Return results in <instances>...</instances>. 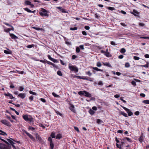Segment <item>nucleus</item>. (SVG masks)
Listing matches in <instances>:
<instances>
[{
  "label": "nucleus",
  "instance_id": "nucleus-26",
  "mask_svg": "<svg viewBox=\"0 0 149 149\" xmlns=\"http://www.w3.org/2000/svg\"><path fill=\"white\" fill-rule=\"evenodd\" d=\"M89 112V113L92 115L93 114L95 113V111L92 109H90Z\"/></svg>",
  "mask_w": 149,
  "mask_h": 149
},
{
  "label": "nucleus",
  "instance_id": "nucleus-59",
  "mask_svg": "<svg viewBox=\"0 0 149 149\" xmlns=\"http://www.w3.org/2000/svg\"><path fill=\"white\" fill-rule=\"evenodd\" d=\"M47 57H48V58L51 61H52L53 59V58H52L50 55L49 54L47 55Z\"/></svg>",
  "mask_w": 149,
  "mask_h": 149
},
{
  "label": "nucleus",
  "instance_id": "nucleus-2",
  "mask_svg": "<svg viewBox=\"0 0 149 149\" xmlns=\"http://www.w3.org/2000/svg\"><path fill=\"white\" fill-rule=\"evenodd\" d=\"M40 12H39L40 15L42 16H46L48 17L49 14L47 13L48 11L45 9L42 8H41Z\"/></svg>",
  "mask_w": 149,
  "mask_h": 149
},
{
  "label": "nucleus",
  "instance_id": "nucleus-20",
  "mask_svg": "<svg viewBox=\"0 0 149 149\" xmlns=\"http://www.w3.org/2000/svg\"><path fill=\"white\" fill-rule=\"evenodd\" d=\"M8 50H4V52L6 54H10L11 53V51L9 49H8Z\"/></svg>",
  "mask_w": 149,
  "mask_h": 149
},
{
  "label": "nucleus",
  "instance_id": "nucleus-24",
  "mask_svg": "<svg viewBox=\"0 0 149 149\" xmlns=\"http://www.w3.org/2000/svg\"><path fill=\"white\" fill-rule=\"evenodd\" d=\"M62 137L61 135L60 134H58L56 136V139H60Z\"/></svg>",
  "mask_w": 149,
  "mask_h": 149
},
{
  "label": "nucleus",
  "instance_id": "nucleus-54",
  "mask_svg": "<svg viewBox=\"0 0 149 149\" xmlns=\"http://www.w3.org/2000/svg\"><path fill=\"white\" fill-rule=\"evenodd\" d=\"M51 61L54 63H58V61L56 59H54V58H53L52 59Z\"/></svg>",
  "mask_w": 149,
  "mask_h": 149
},
{
  "label": "nucleus",
  "instance_id": "nucleus-48",
  "mask_svg": "<svg viewBox=\"0 0 149 149\" xmlns=\"http://www.w3.org/2000/svg\"><path fill=\"white\" fill-rule=\"evenodd\" d=\"M123 97H121L120 98V100H121L122 101H123L124 103H125L126 102V101L123 100Z\"/></svg>",
  "mask_w": 149,
  "mask_h": 149
},
{
  "label": "nucleus",
  "instance_id": "nucleus-28",
  "mask_svg": "<svg viewBox=\"0 0 149 149\" xmlns=\"http://www.w3.org/2000/svg\"><path fill=\"white\" fill-rule=\"evenodd\" d=\"M142 102L145 104H149V100H146L142 101Z\"/></svg>",
  "mask_w": 149,
  "mask_h": 149
},
{
  "label": "nucleus",
  "instance_id": "nucleus-3",
  "mask_svg": "<svg viewBox=\"0 0 149 149\" xmlns=\"http://www.w3.org/2000/svg\"><path fill=\"white\" fill-rule=\"evenodd\" d=\"M6 145L4 144L0 143V149H11V145L9 143L8 144H6Z\"/></svg>",
  "mask_w": 149,
  "mask_h": 149
},
{
  "label": "nucleus",
  "instance_id": "nucleus-58",
  "mask_svg": "<svg viewBox=\"0 0 149 149\" xmlns=\"http://www.w3.org/2000/svg\"><path fill=\"white\" fill-rule=\"evenodd\" d=\"M80 77V78H81V79H84V80H88V79L86 78V77Z\"/></svg>",
  "mask_w": 149,
  "mask_h": 149
},
{
  "label": "nucleus",
  "instance_id": "nucleus-8",
  "mask_svg": "<svg viewBox=\"0 0 149 149\" xmlns=\"http://www.w3.org/2000/svg\"><path fill=\"white\" fill-rule=\"evenodd\" d=\"M120 140L121 141H127L128 142L130 143L132 141L129 138L126 137H123L122 139H120Z\"/></svg>",
  "mask_w": 149,
  "mask_h": 149
},
{
  "label": "nucleus",
  "instance_id": "nucleus-61",
  "mask_svg": "<svg viewBox=\"0 0 149 149\" xmlns=\"http://www.w3.org/2000/svg\"><path fill=\"white\" fill-rule=\"evenodd\" d=\"M99 85L102 86L103 85V83L101 81H100L98 83Z\"/></svg>",
  "mask_w": 149,
  "mask_h": 149
},
{
  "label": "nucleus",
  "instance_id": "nucleus-56",
  "mask_svg": "<svg viewBox=\"0 0 149 149\" xmlns=\"http://www.w3.org/2000/svg\"><path fill=\"white\" fill-rule=\"evenodd\" d=\"M131 84L132 85H133L134 86H135L136 85V82L134 81H132L131 82Z\"/></svg>",
  "mask_w": 149,
  "mask_h": 149
},
{
  "label": "nucleus",
  "instance_id": "nucleus-32",
  "mask_svg": "<svg viewBox=\"0 0 149 149\" xmlns=\"http://www.w3.org/2000/svg\"><path fill=\"white\" fill-rule=\"evenodd\" d=\"M57 74L60 76H62L63 75L61 72L60 70H58L57 72Z\"/></svg>",
  "mask_w": 149,
  "mask_h": 149
},
{
  "label": "nucleus",
  "instance_id": "nucleus-4",
  "mask_svg": "<svg viewBox=\"0 0 149 149\" xmlns=\"http://www.w3.org/2000/svg\"><path fill=\"white\" fill-rule=\"evenodd\" d=\"M68 68L71 71H74L76 72L78 71V68L76 66L71 65V64L69 65Z\"/></svg>",
  "mask_w": 149,
  "mask_h": 149
},
{
  "label": "nucleus",
  "instance_id": "nucleus-63",
  "mask_svg": "<svg viewBox=\"0 0 149 149\" xmlns=\"http://www.w3.org/2000/svg\"><path fill=\"white\" fill-rule=\"evenodd\" d=\"M33 95H31L29 97V100H31V101H32L33 100Z\"/></svg>",
  "mask_w": 149,
  "mask_h": 149
},
{
  "label": "nucleus",
  "instance_id": "nucleus-9",
  "mask_svg": "<svg viewBox=\"0 0 149 149\" xmlns=\"http://www.w3.org/2000/svg\"><path fill=\"white\" fill-rule=\"evenodd\" d=\"M3 94L5 96L9 97H10V98L11 99H12L15 98L11 94L8 92L7 93H4Z\"/></svg>",
  "mask_w": 149,
  "mask_h": 149
},
{
  "label": "nucleus",
  "instance_id": "nucleus-49",
  "mask_svg": "<svg viewBox=\"0 0 149 149\" xmlns=\"http://www.w3.org/2000/svg\"><path fill=\"white\" fill-rule=\"evenodd\" d=\"M50 136L52 137V138H55V133L54 132H52L51 133Z\"/></svg>",
  "mask_w": 149,
  "mask_h": 149
},
{
  "label": "nucleus",
  "instance_id": "nucleus-34",
  "mask_svg": "<svg viewBox=\"0 0 149 149\" xmlns=\"http://www.w3.org/2000/svg\"><path fill=\"white\" fill-rule=\"evenodd\" d=\"M96 66L98 67H100L102 66V65L100 62H98L97 63Z\"/></svg>",
  "mask_w": 149,
  "mask_h": 149
},
{
  "label": "nucleus",
  "instance_id": "nucleus-52",
  "mask_svg": "<svg viewBox=\"0 0 149 149\" xmlns=\"http://www.w3.org/2000/svg\"><path fill=\"white\" fill-rule=\"evenodd\" d=\"M76 51L77 53H79L80 51V49L78 47H77L76 48Z\"/></svg>",
  "mask_w": 149,
  "mask_h": 149
},
{
  "label": "nucleus",
  "instance_id": "nucleus-53",
  "mask_svg": "<svg viewBox=\"0 0 149 149\" xmlns=\"http://www.w3.org/2000/svg\"><path fill=\"white\" fill-rule=\"evenodd\" d=\"M74 128L75 129V130H76V131H77L78 132H79V130L78 128L77 127H76V126H74Z\"/></svg>",
  "mask_w": 149,
  "mask_h": 149
},
{
  "label": "nucleus",
  "instance_id": "nucleus-55",
  "mask_svg": "<svg viewBox=\"0 0 149 149\" xmlns=\"http://www.w3.org/2000/svg\"><path fill=\"white\" fill-rule=\"evenodd\" d=\"M28 129L29 130H31L32 131L34 130L35 129V128H34L33 127H31L30 126L29 127Z\"/></svg>",
  "mask_w": 149,
  "mask_h": 149
},
{
  "label": "nucleus",
  "instance_id": "nucleus-15",
  "mask_svg": "<svg viewBox=\"0 0 149 149\" xmlns=\"http://www.w3.org/2000/svg\"><path fill=\"white\" fill-rule=\"evenodd\" d=\"M84 95L86 97H90L91 96V95L88 92L84 91Z\"/></svg>",
  "mask_w": 149,
  "mask_h": 149
},
{
  "label": "nucleus",
  "instance_id": "nucleus-44",
  "mask_svg": "<svg viewBox=\"0 0 149 149\" xmlns=\"http://www.w3.org/2000/svg\"><path fill=\"white\" fill-rule=\"evenodd\" d=\"M77 29V27H74V28L71 27L70 28V30H75Z\"/></svg>",
  "mask_w": 149,
  "mask_h": 149
},
{
  "label": "nucleus",
  "instance_id": "nucleus-25",
  "mask_svg": "<svg viewBox=\"0 0 149 149\" xmlns=\"http://www.w3.org/2000/svg\"><path fill=\"white\" fill-rule=\"evenodd\" d=\"M50 149H53L54 147V145L53 142L50 143Z\"/></svg>",
  "mask_w": 149,
  "mask_h": 149
},
{
  "label": "nucleus",
  "instance_id": "nucleus-57",
  "mask_svg": "<svg viewBox=\"0 0 149 149\" xmlns=\"http://www.w3.org/2000/svg\"><path fill=\"white\" fill-rule=\"evenodd\" d=\"M24 132L26 134V135L28 136L29 137L31 136V134L27 132L26 131H25Z\"/></svg>",
  "mask_w": 149,
  "mask_h": 149
},
{
  "label": "nucleus",
  "instance_id": "nucleus-33",
  "mask_svg": "<svg viewBox=\"0 0 149 149\" xmlns=\"http://www.w3.org/2000/svg\"><path fill=\"white\" fill-rule=\"evenodd\" d=\"M7 140L10 143V144H13L15 143L13 141L9 139H7Z\"/></svg>",
  "mask_w": 149,
  "mask_h": 149
},
{
  "label": "nucleus",
  "instance_id": "nucleus-19",
  "mask_svg": "<svg viewBox=\"0 0 149 149\" xmlns=\"http://www.w3.org/2000/svg\"><path fill=\"white\" fill-rule=\"evenodd\" d=\"M123 115V116L126 117H128L127 114L126 113L122 111H121L119 113V115Z\"/></svg>",
  "mask_w": 149,
  "mask_h": 149
},
{
  "label": "nucleus",
  "instance_id": "nucleus-43",
  "mask_svg": "<svg viewBox=\"0 0 149 149\" xmlns=\"http://www.w3.org/2000/svg\"><path fill=\"white\" fill-rule=\"evenodd\" d=\"M29 138L33 141H34L35 140L34 137L31 135Z\"/></svg>",
  "mask_w": 149,
  "mask_h": 149
},
{
  "label": "nucleus",
  "instance_id": "nucleus-14",
  "mask_svg": "<svg viewBox=\"0 0 149 149\" xmlns=\"http://www.w3.org/2000/svg\"><path fill=\"white\" fill-rule=\"evenodd\" d=\"M10 36L11 37V38L14 39H17L18 37L16 36L13 33H9Z\"/></svg>",
  "mask_w": 149,
  "mask_h": 149
},
{
  "label": "nucleus",
  "instance_id": "nucleus-1",
  "mask_svg": "<svg viewBox=\"0 0 149 149\" xmlns=\"http://www.w3.org/2000/svg\"><path fill=\"white\" fill-rule=\"evenodd\" d=\"M23 118L26 121L30 122H33V118L31 116L28 115H23L22 116Z\"/></svg>",
  "mask_w": 149,
  "mask_h": 149
},
{
  "label": "nucleus",
  "instance_id": "nucleus-40",
  "mask_svg": "<svg viewBox=\"0 0 149 149\" xmlns=\"http://www.w3.org/2000/svg\"><path fill=\"white\" fill-rule=\"evenodd\" d=\"M86 74L89 76H91L92 74V73H91L90 71L86 72Z\"/></svg>",
  "mask_w": 149,
  "mask_h": 149
},
{
  "label": "nucleus",
  "instance_id": "nucleus-21",
  "mask_svg": "<svg viewBox=\"0 0 149 149\" xmlns=\"http://www.w3.org/2000/svg\"><path fill=\"white\" fill-rule=\"evenodd\" d=\"M93 70H95L96 71H101V72L103 71V70H101V69H99L97 67H93Z\"/></svg>",
  "mask_w": 149,
  "mask_h": 149
},
{
  "label": "nucleus",
  "instance_id": "nucleus-5",
  "mask_svg": "<svg viewBox=\"0 0 149 149\" xmlns=\"http://www.w3.org/2000/svg\"><path fill=\"white\" fill-rule=\"evenodd\" d=\"M120 106L121 107L124 109L128 113V115L129 116H131L133 115V113L130 111V110L128 108L122 106L121 105H120Z\"/></svg>",
  "mask_w": 149,
  "mask_h": 149
},
{
  "label": "nucleus",
  "instance_id": "nucleus-10",
  "mask_svg": "<svg viewBox=\"0 0 149 149\" xmlns=\"http://www.w3.org/2000/svg\"><path fill=\"white\" fill-rule=\"evenodd\" d=\"M102 63L103 65L104 66H106L110 68H111L112 67L111 64L109 62H102Z\"/></svg>",
  "mask_w": 149,
  "mask_h": 149
},
{
  "label": "nucleus",
  "instance_id": "nucleus-50",
  "mask_svg": "<svg viewBox=\"0 0 149 149\" xmlns=\"http://www.w3.org/2000/svg\"><path fill=\"white\" fill-rule=\"evenodd\" d=\"M140 66L142 67H146V68H148V64H146L143 65H140Z\"/></svg>",
  "mask_w": 149,
  "mask_h": 149
},
{
  "label": "nucleus",
  "instance_id": "nucleus-39",
  "mask_svg": "<svg viewBox=\"0 0 149 149\" xmlns=\"http://www.w3.org/2000/svg\"><path fill=\"white\" fill-rule=\"evenodd\" d=\"M34 47V45L33 44L31 45H27V47L28 48H31L32 47Z\"/></svg>",
  "mask_w": 149,
  "mask_h": 149
},
{
  "label": "nucleus",
  "instance_id": "nucleus-29",
  "mask_svg": "<svg viewBox=\"0 0 149 149\" xmlns=\"http://www.w3.org/2000/svg\"><path fill=\"white\" fill-rule=\"evenodd\" d=\"M107 9L111 10H115V8H114L111 7H107Z\"/></svg>",
  "mask_w": 149,
  "mask_h": 149
},
{
  "label": "nucleus",
  "instance_id": "nucleus-47",
  "mask_svg": "<svg viewBox=\"0 0 149 149\" xmlns=\"http://www.w3.org/2000/svg\"><path fill=\"white\" fill-rule=\"evenodd\" d=\"M139 25L140 26L142 27L145 26V24H144L141 23H139Z\"/></svg>",
  "mask_w": 149,
  "mask_h": 149
},
{
  "label": "nucleus",
  "instance_id": "nucleus-23",
  "mask_svg": "<svg viewBox=\"0 0 149 149\" xmlns=\"http://www.w3.org/2000/svg\"><path fill=\"white\" fill-rule=\"evenodd\" d=\"M32 28L37 30H42V28L39 27H36L35 26L32 27Z\"/></svg>",
  "mask_w": 149,
  "mask_h": 149
},
{
  "label": "nucleus",
  "instance_id": "nucleus-64",
  "mask_svg": "<svg viewBox=\"0 0 149 149\" xmlns=\"http://www.w3.org/2000/svg\"><path fill=\"white\" fill-rule=\"evenodd\" d=\"M82 34L84 35V36H86L87 35V33L85 31H82Z\"/></svg>",
  "mask_w": 149,
  "mask_h": 149
},
{
  "label": "nucleus",
  "instance_id": "nucleus-16",
  "mask_svg": "<svg viewBox=\"0 0 149 149\" xmlns=\"http://www.w3.org/2000/svg\"><path fill=\"white\" fill-rule=\"evenodd\" d=\"M70 109L73 112H75V111L74 109V106L72 104H71L70 107Z\"/></svg>",
  "mask_w": 149,
  "mask_h": 149
},
{
  "label": "nucleus",
  "instance_id": "nucleus-45",
  "mask_svg": "<svg viewBox=\"0 0 149 149\" xmlns=\"http://www.w3.org/2000/svg\"><path fill=\"white\" fill-rule=\"evenodd\" d=\"M133 58L135 60H138L139 59V57L136 56H134L133 57Z\"/></svg>",
  "mask_w": 149,
  "mask_h": 149
},
{
  "label": "nucleus",
  "instance_id": "nucleus-27",
  "mask_svg": "<svg viewBox=\"0 0 149 149\" xmlns=\"http://www.w3.org/2000/svg\"><path fill=\"white\" fill-rule=\"evenodd\" d=\"M126 52V50L125 48H123L121 49L120 52L122 53H125Z\"/></svg>",
  "mask_w": 149,
  "mask_h": 149
},
{
  "label": "nucleus",
  "instance_id": "nucleus-30",
  "mask_svg": "<svg viewBox=\"0 0 149 149\" xmlns=\"http://www.w3.org/2000/svg\"><path fill=\"white\" fill-rule=\"evenodd\" d=\"M84 91H81L78 92V94L80 95H84Z\"/></svg>",
  "mask_w": 149,
  "mask_h": 149
},
{
  "label": "nucleus",
  "instance_id": "nucleus-42",
  "mask_svg": "<svg viewBox=\"0 0 149 149\" xmlns=\"http://www.w3.org/2000/svg\"><path fill=\"white\" fill-rule=\"evenodd\" d=\"M24 89V87L22 86H20L19 88V90L20 91H22Z\"/></svg>",
  "mask_w": 149,
  "mask_h": 149
},
{
  "label": "nucleus",
  "instance_id": "nucleus-37",
  "mask_svg": "<svg viewBox=\"0 0 149 149\" xmlns=\"http://www.w3.org/2000/svg\"><path fill=\"white\" fill-rule=\"evenodd\" d=\"M55 111L57 115H59L61 116H62V114L61 113H60V112H59L58 111L55 110Z\"/></svg>",
  "mask_w": 149,
  "mask_h": 149
},
{
  "label": "nucleus",
  "instance_id": "nucleus-38",
  "mask_svg": "<svg viewBox=\"0 0 149 149\" xmlns=\"http://www.w3.org/2000/svg\"><path fill=\"white\" fill-rule=\"evenodd\" d=\"M52 94L54 97H59V95L56 94L54 92L52 93Z\"/></svg>",
  "mask_w": 149,
  "mask_h": 149
},
{
  "label": "nucleus",
  "instance_id": "nucleus-51",
  "mask_svg": "<svg viewBox=\"0 0 149 149\" xmlns=\"http://www.w3.org/2000/svg\"><path fill=\"white\" fill-rule=\"evenodd\" d=\"M116 145L117 146V147L118 148H119L120 149H121V145H119V144H118L117 143H116Z\"/></svg>",
  "mask_w": 149,
  "mask_h": 149
},
{
  "label": "nucleus",
  "instance_id": "nucleus-17",
  "mask_svg": "<svg viewBox=\"0 0 149 149\" xmlns=\"http://www.w3.org/2000/svg\"><path fill=\"white\" fill-rule=\"evenodd\" d=\"M25 96V94L21 93L18 95V97H19L22 99H24V98Z\"/></svg>",
  "mask_w": 149,
  "mask_h": 149
},
{
  "label": "nucleus",
  "instance_id": "nucleus-7",
  "mask_svg": "<svg viewBox=\"0 0 149 149\" xmlns=\"http://www.w3.org/2000/svg\"><path fill=\"white\" fill-rule=\"evenodd\" d=\"M1 122L4 125H7L8 126H10V123L9 122H8L7 120H1Z\"/></svg>",
  "mask_w": 149,
  "mask_h": 149
},
{
  "label": "nucleus",
  "instance_id": "nucleus-46",
  "mask_svg": "<svg viewBox=\"0 0 149 149\" xmlns=\"http://www.w3.org/2000/svg\"><path fill=\"white\" fill-rule=\"evenodd\" d=\"M48 141H49L50 143L53 142L52 139L51 137H48Z\"/></svg>",
  "mask_w": 149,
  "mask_h": 149
},
{
  "label": "nucleus",
  "instance_id": "nucleus-22",
  "mask_svg": "<svg viewBox=\"0 0 149 149\" xmlns=\"http://www.w3.org/2000/svg\"><path fill=\"white\" fill-rule=\"evenodd\" d=\"M0 132H1V133H0V134H1V135H2L3 136H5L6 135H7L6 133V132L1 130H0Z\"/></svg>",
  "mask_w": 149,
  "mask_h": 149
},
{
  "label": "nucleus",
  "instance_id": "nucleus-18",
  "mask_svg": "<svg viewBox=\"0 0 149 149\" xmlns=\"http://www.w3.org/2000/svg\"><path fill=\"white\" fill-rule=\"evenodd\" d=\"M108 49H107L106 50V53H105L104 55H105L107 57H110L111 56V55H110V53L108 52Z\"/></svg>",
  "mask_w": 149,
  "mask_h": 149
},
{
  "label": "nucleus",
  "instance_id": "nucleus-62",
  "mask_svg": "<svg viewBox=\"0 0 149 149\" xmlns=\"http://www.w3.org/2000/svg\"><path fill=\"white\" fill-rule=\"evenodd\" d=\"M77 57V56L75 55H73L72 56V59H74Z\"/></svg>",
  "mask_w": 149,
  "mask_h": 149
},
{
  "label": "nucleus",
  "instance_id": "nucleus-41",
  "mask_svg": "<svg viewBox=\"0 0 149 149\" xmlns=\"http://www.w3.org/2000/svg\"><path fill=\"white\" fill-rule=\"evenodd\" d=\"M29 93L30 94L33 95H37V93H36L33 92L31 91H29Z\"/></svg>",
  "mask_w": 149,
  "mask_h": 149
},
{
  "label": "nucleus",
  "instance_id": "nucleus-11",
  "mask_svg": "<svg viewBox=\"0 0 149 149\" xmlns=\"http://www.w3.org/2000/svg\"><path fill=\"white\" fill-rule=\"evenodd\" d=\"M143 133H142L141 134V135L139 138V140L141 143H142L143 141Z\"/></svg>",
  "mask_w": 149,
  "mask_h": 149
},
{
  "label": "nucleus",
  "instance_id": "nucleus-6",
  "mask_svg": "<svg viewBox=\"0 0 149 149\" xmlns=\"http://www.w3.org/2000/svg\"><path fill=\"white\" fill-rule=\"evenodd\" d=\"M35 136L37 141H38L39 142L41 143H42L43 142V140L40 136L38 134H36Z\"/></svg>",
  "mask_w": 149,
  "mask_h": 149
},
{
  "label": "nucleus",
  "instance_id": "nucleus-35",
  "mask_svg": "<svg viewBox=\"0 0 149 149\" xmlns=\"http://www.w3.org/2000/svg\"><path fill=\"white\" fill-rule=\"evenodd\" d=\"M31 3L28 0H26L25 1V3L27 5H31L30 4Z\"/></svg>",
  "mask_w": 149,
  "mask_h": 149
},
{
  "label": "nucleus",
  "instance_id": "nucleus-31",
  "mask_svg": "<svg viewBox=\"0 0 149 149\" xmlns=\"http://www.w3.org/2000/svg\"><path fill=\"white\" fill-rule=\"evenodd\" d=\"M130 63L128 62H127L125 63V67L126 68H129L130 67Z\"/></svg>",
  "mask_w": 149,
  "mask_h": 149
},
{
  "label": "nucleus",
  "instance_id": "nucleus-60",
  "mask_svg": "<svg viewBox=\"0 0 149 149\" xmlns=\"http://www.w3.org/2000/svg\"><path fill=\"white\" fill-rule=\"evenodd\" d=\"M52 65L53 67H54V68H58V66H57L55 64H54L52 63V64H51Z\"/></svg>",
  "mask_w": 149,
  "mask_h": 149
},
{
  "label": "nucleus",
  "instance_id": "nucleus-12",
  "mask_svg": "<svg viewBox=\"0 0 149 149\" xmlns=\"http://www.w3.org/2000/svg\"><path fill=\"white\" fill-rule=\"evenodd\" d=\"M24 9L25 10L27 11L28 13H34L36 11L35 10H34L33 11H31L27 8H24Z\"/></svg>",
  "mask_w": 149,
  "mask_h": 149
},
{
  "label": "nucleus",
  "instance_id": "nucleus-13",
  "mask_svg": "<svg viewBox=\"0 0 149 149\" xmlns=\"http://www.w3.org/2000/svg\"><path fill=\"white\" fill-rule=\"evenodd\" d=\"M56 8L59 9L61 12L63 13H66L67 12L65 11V9L62 8V7H57Z\"/></svg>",
  "mask_w": 149,
  "mask_h": 149
},
{
  "label": "nucleus",
  "instance_id": "nucleus-36",
  "mask_svg": "<svg viewBox=\"0 0 149 149\" xmlns=\"http://www.w3.org/2000/svg\"><path fill=\"white\" fill-rule=\"evenodd\" d=\"M0 139L4 142L6 143V144H9V143L7 141H6L5 140H4L3 139H2V137L1 136H0Z\"/></svg>",
  "mask_w": 149,
  "mask_h": 149
}]
</instances>
